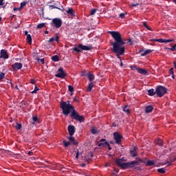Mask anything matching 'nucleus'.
<instances>
[{
  "mask_svg": "<svg viewBox=\"0 0 176 176\" xmlns=\"http://www.w3.org/2000/svg\"><path fill=\"white\" fill-rule=\"evenodd\" d=\"M111 36L114 38V43H112L113 52L116 54L118 59H121L120 56L124 55L125 52V43L119 32H109Z\"/></svg>",
  "mask_w": 176,
  "mask_h": 176,
  "instance_id": "obj_1",
  "label": "nucleus"
},
{
  "mask_svg": "<svg viewBox=\"0 0 176 176\" xmlns=\"http://www.w3.org/2000/svg\"><path fill=\"white\" fill-rule=\"evenodd\" d=\"M60 109L63 110V114L67 116L72 111V117L74 120L79 121V122H83L85 118L82 116H80L74 109V106L69 103V102H61L60 104Z\"/></svg>",
  "mask_w": 176,
  "mask_h": 176,
  "instance_id": "obj_2",
  "label": "nucleus"
},
{
  "mask_svg": "<svg viewBox=\"0 0 176 176\" xmlns=\"http://www.w3.org/2000/svg\"><path fill=\"white\" fill-rule=\"evenodd\" d=\"M124 158H116V163L123 169L132 168L135 164V162H124Z\"/></svg>",
  "mask_w": 176,
  "mask_h": 176,
  "instance_id": "obj_3",
  "label": "nucleus"
},
{
  "mask_svg": "<svg viewBox=\"0 0 176 176\" xmlns=\"http://www.w3.org/2000/svg\"><path fill=\"white\" fill-rule=\"evenodd\" d=\"M91 50H92V47L91 45H82V44H78L77 47L72 48V51H75L76 52H82V51H90Z\"/></svg>",
  "mask_w": 176,
  "mask_h": 176,
  "instance_id": "obj_4",
  "label": "nucleus"
},
{
  "mask_svg": "<svg viewBox=\"0 0 176 176\" xmlns=\"http://www.w3.org/2000/svg\"><path fill=\"white\" fill-rule=\"evenodd\" d=\"M167 89L164 87H162L160 85L159 87H157L156 88V94L157 96H159V98H162L166 94Z\"/></svg>",
  "mask_w": 176,
  "mask_h": 176,
  "instance_id": "obj_5",
  "label": "nucleus"
},
{
  "mask_svg": "<svg viewBox=\"0 0 176 176\" xmlns=\"http://www.w3.org/2000/svg\"><path fill=\"white\" fill-rule=\"evenodd\" d=\"M52 26H54L56 29H60L63 25V21L58 18H54L51 22Z\"/></svg>",
  "mask_w": 176,
  "mask_h": 176,
  "instance_id": "obj_6",
  "label": "nucleus"
},
{
  "mask_svg": "<svg viewBox=\"0 0 176 176\" xmlns=\"http://www.w3.org/2000/svg\"><path fill=\"white\" fill-rule=\"evenodd\" d=\"M65 76H67V74H65V72H64L63 69L62 67L58 69V73L56 74V77H58V78H64Z\"/></svg>",
  "mask_w": 176,
  "mask_h": 176,
  "instance_id": "obj_7",
  "label": "nucleus"
},
{
  "mask_svg": "<svg viewBox=\"0 0 176 176\" xmlns=\"http://www.w3.org/2000/svg\"><path fill=\"white\" fill-rule=\"evenodd\" d=\"M113 138L118 144H120L122 136L118 132H114Z\"/></svg>",
  "mask_w": 176,
  "mask_h": 176,
  "instance_id": "obj_8",
  "label": "nucleus"
},
{
  "mask_svg": "<svg viewBox=\"0 0 176 176\" xmlns=\"http://www.w3.org/2000/svg\"><path fill=\"white\" fill-rule=\"evenodd\" d=\"M75 126L74 125H69L68 126V132L70 137L73 136L75 133Z\"/></svg>",
  "mask_w": 176,
  "mask_h": 176,
  "instance_id": "obj_9",
  "label": "nucleus"
},
{
  "mask_svg": "<svg viewBox=\"0 0 176 176\" xmlns=\"http://www.w3.org/2000/svg\"><path fill=\"white\" fill-rule=\"evenodd\" d=\"M22 67H23L22 63H16L12 65V68L13 69V70H21Z\"/></svg>",
  "mask_w": 176,
  "mask_h": 176,
  "instance_id": "obj_10",
  "label": "nucleus"
},
{
  "mask_svg": "<svg viewBox=\"0 0 176 176\" xmlns=\"http://www.w3.org/2000/svg\"><path fill=\"white\" fill-rule=\"evenodd\" d=\"M101 143H99L98 146L101 147L102 146H107L109 147V150H111V147H110L109 144L106 142L105 139H101Z\"/></svg>",
  "mask_w": 176,
  "mask_h": 176,
  "instance_id": "obj_11",
  "label": "nucleus"
},
{
  "mask_svg": "<svg viewBox=\"0 0 176 176\" xmlns=\"http://www.w3.org/2000/svg\"><path fill=\"white\" fill-rule=\"evenodd\" d=\"M0 57L3 58V59H8L9 55L6 50H1Z\"/></svg>",
  "mask_w": 176,
  "mask_h": 176,
  "instance_id": "obj_12",
  "label": "nucleus"
},
{
  "mask_svg": "<svg viewBox=\"0 0 176 176\" xmlns=\"http://www.w3.org/2000/svg\"><path fill=\"white\" fill-rule=\"evenodd\" d=\"M150 41H157L158 43H171L172 41H174V40H164L163 38H159L158 40L155 38L153 40H150Z\"/></svg>",
  "mask_w": 176,
  "mask_h": 176,
  "instance_id": "obj_13",
  "label": "nucleus"
},
{
  "mask_svg": "<svg viewBox=\"0 0 176 176\" xmlns=\"http://www.w3.org/2000/svg\"><path fill=\"white\" fill-rule=\"evenodd\" d=\"M138 72L140 73V74H143L144 76H146L148 73L147 70H146V69H137Z\"/></svg>",
  "mask_w": 176,
  "mask_h": 176,
  "instance_id": "obj_14",
  "label": "nucleus"
},
{
  "mask_svg": "<svg viewBox=\"0 0 176 176\" xmlns=\"http://www.w3.org/2000/svg\"><path fill=\"white\" fill-rule=\"evenodd\" d=\"M153 110V106H146L145 109L146 113H152Z\"/></svg>",
  "mask_w": 176,
  "mask_h": 176,
  "instance_id": "obj_15",
  "label": "nucleus"
},
{
  "mask_svg": "<svg viewBox=\"0 0 176 176\" xmlns=\"http://www.w3.org/2000/svg\"><path fill=\"white\" fill-rule=\"evenodd\" d=\"M69 140L70 142V144L72 143L73 144H78V142L75 140L74 135L69 138Z\"/></svg>",
  "mask_w": 176,
  "mask_h": 176,
  "instance_id": "obj_16",
  "label": "nucleus"
},
{
  "mask_svg": "<svg viewBox=\"0 0 176 176\" xmlns=\"http://www.w3.org/2000/svg\"><path fill=\"white\" fill-rule=\"evenodd\" d=\"M148 95H150V96H153L154 95H155V94H157L156 90L155 91V89H148Z\"/></svg>",
  "mask_w": 176,
  "mask_h": 176,
  "instance_id": "obj_17",
  "label": "nucleus"
},
{
  "mask_svg": "<svg viewBox=\"0 0 176 176\" xmlns=\"http://www.w3.org/2000/svg\"><path fill=\"white\" fill-rule=\"evenodd\" d=\"M66 12L72 16H75L73 8H69Z\"/></svg>",
  "mask_w": 176,
  "mask_h": 176,
  "instance_id": "obj_18",
  "label": "nucleus"
},
{
  "mask_svg": "<svg viewBox=\"0 0 176 176\" xmlns=\"http://www.w3.org/2000/svg\"><path fill=\"white\" fill-rule=\"evenodd\" d=\"M151 52H152L151 50H146V51H144V52H142L141 56H146V55L151 54Z\"/></svg>",
  "mask_w": 176,
  "mask_h": 176,
  "instance_id": "obj_19",
  "label": "nucleus"
},
{
  "mask_svg": "<svg viewBox=\"0 0 176 176\" xmlns=\"http://www.w3.org/2000/svg\"><path fill=\"white\" fill-rule=\"evenodd\" d=\"M155 144H158V146H163V140L162 139H157Z\"/></svg>",
  "mask_w": 176,
  "mask_h": 176,
  "instance_id": "obj_20",
  "label": "nucleus"
},
{
  "mask_svg": "<svg viewBox=\"0 0 176 176\" xmlns=\"http://www.w3.org/2000/svg\"><path fill=\"white\" fill-rule=\"evenodd\" d=\"M27 41H28V44H32V37L31 34H28Z\"/></svg>",
  "mask_w": 176,
  "mask_h": 176,
  "instance_id": "obj_21",
  "label": "nucleus"
},
{
  "mask_svg": "<svg viewBox=\"0 0 176 176\" xmlns=\"http://www.w3.org/2000/svg\"><path fill=\"white\" fill-rule=\"evenodd\" d=\"M52 60L54 62H58V60H60V58H58L57 55H54V56L52 57Z\"/></svg>",
  "mask_w": 176,
  "mask_h": 176,
  "instance_id": "obj_22",
  "label": "nucleus"
},
{
  "mask_svg": "<svg viewBox=\"0 0 176 176\" xmlns=\"http://www.w3.org/2000/svg\"><path fill=\"white\" fill-rule=\"evenodd\" d=\"M88 78H89V81H94V80L95 78L94 74H91V73L89 74Z\"/></svg>",
  "mask_w": 176,
  "mask_h": 176,
  "instance_id": "obj_23",
  "label": "nucleus"
},
{
  "mask_svg": "<svg viewBox=\"0 0 176 176\" xmlns=\"http://www.w3.org/2000/svg\"><path fill=\"white\" fill-rule=\"evenodd\" d=\"M91 133H98V129H96V128H95L94 126H92L91 129Z\"/></svg>",
  "mask_w": 176,
  "mask_h": 176,
  "instance_id": "obj_24",
  "label": "nucleus"
},
{
  "mask_svg": "<svg viewBox=\"0 0 176 176\" xmlns=\"http://www.w3.org/2000/svg\"><path fill=\"white\" fill-rule=\"evenodd\" d=\"M94 85L93 84V82H90V84H89L88 85V88H87V91H91L92 88H94Z\"/></svg>",
  "mask_w": 176,
  "mask_h": 176,
  "instance_id": "obj_25",
  "label": "nucleus"
},
{
  "mask_svg": "<svg viewBox=\"0 0 176 176\" xmlns=\"http://www.w3.org/2000/svg\"><path fill=\"white\" fill-rule=\"evenodd\" d=\"M166 50H170V51H172V52L176 51V44L173 45L171 48H166Z\"/></svg>",
  "mask_w": 176,
  "mask_h": 176,
  "instance_id": "obj_26",
  "label": "nucleus"
},
{
  "mask_svg": "<svg viewBox=\"0 0 176 176\" xmlns=\"http://www.w3.org/2000/svg\"><path fill=\"white\" fill-rule=\"evenodd\" d=\"M45 23H39V25H37V29H42L43 28H45Z\"/></svg>",
  "mask_w": 176,
  "mask_h": 176,
  "instance_id": "obj_27",
  "label": "nucleus"
},
{
  "mask_svg": "<svg viewBox=\"0 0 176 176\" xmlns=\"http://www.w3.org/2000/svg\"><path fill=\"white\" fill-rule=\"evenodd\" d=\"M63 143L65 147H68L71 144L70 140L69 142H66L65 140H63Z\"/></svg>",
  "mask_w": 176,
  "mask_h": 176,
  "instance_id": "obj_28",
  "label": "nucleus"
},
{
  "mask_svg": "<svg viewBox=\"0 0 176 176\" xmlns=\"http://www.w3.org/2000/svg\"><path fill=\"white\" fill-rule=\"evenodd\" d=\"M131 154H132L133 157H135L137 155L135 148H133V150H131Z\"/></svg>",
  "mask_w": 176,
  "mask_h": 176,
  "instance_id": "obj_29",
  "label": "nucleus"
},
{
  "mask_svg": "<svg viewBox=\"0 0 176 176\" xmlns=\"http://www.w3.org/2000/svg\"><path fill=\"white\" fill-rule=\"evenodd\" d=\"M157 170H158V172H160V173H165V172H166L164 168H160Z\"/></svg>",
  "mask_w": 176,
  "mask_h": 176,
  "instance_id": "obj_30",
  "label": "nucleus"
},
{
  "mask_svg": "<svg viewBox=\"0 0 176 176\" xmlns=\"http://www.w3.org/2000/svg\"><path fill=\"white\" fill-rule=\"evenodd\" d=\"M75 152L76 153V158L78 159L81 154L79 153L78 150H76Z\"/></svg>",
  "mask_w": 176,
  "mask_h": 176,
  "instance_id": "obj_31",
  "label": "nucleus"
},
{
  "mask_svg": "<svg viewBox=\"0 0 176 176\" xmlns=\"http://www.w3.org/2000/svg\"><path fill=\"white\" fill-rule=\"evenodd\" d=\"M5 78V74L4 73H0V81Z\"/></svg>",
  "mask_w": 176,
  "mask_h": 176,
  "instance_id": "obj_32",
  "label": "nucleus"
},
{
  "mask_svg": "<svg viewBox=\"0 0 176 176\" xmlns=\"http://www.w3.org/2000/svg\"><path fill=\"white\" fill-rule=\"evenodd\" d=\"M68 89L70 92H74V88L72 85H69Z\"/></svg>",
  "mask_w": 176,
  "mask_h": 176,
  "instance_id": "obj_33",
  "label": "nucleus"
},
{
  "mask_svg": "<svg viewBox=\"0 0 176 176\" xmlns=\"http://www.w3.org/2000/svg\"><path fill=\"white\" fill-rule=\"evenodd\" d=\"M22 125L21 124H16V129H21Z\"/></svg>",
  "mask_w": 176,
  "mask_h": 176,
  "instance_id": "obj_34",
  "label": "nucleus"
},
{
  "mask_svg": "<svg viewBox=\"0 0 176 176\" xmlns=\"http://www.w3.org/2000/svg\"><path fill=\"white\" fill-rule=\"evenodd\" d=\"M38 91V88H37V87H35L34 91H32V94H36Z\"/></svg>",
  "mask_w": 176,
  "mask_h": 176,
  "instance_id": "obj_35",
  "label": "nucleus"
},
{
  "mask_svg": "<svg viewBox=\"0 0 176 176\" xmlns=\"http://www.w3.org/2000/svg\"><path fill=\"white\" fill-rule=\"evenodd\" d=\"M123 111H125L126 113H130L129 109H127V107H124L123 109Z\"/></svg>",
  "mask_w": 176,
  "mask_h": 176,
  "instance_id": "obj_36",
  "label": "nucleus"
},
{
  "mask_svg": "<svg viewBox=\"0 0 176 176\" xmlns=\"http://www.w3.org/2000/svg\"><path fill=\"white\" fill-rule=\"evenodd\" d=\"M153 161H147V165H154Z\"/></svg>",
  "mask_w": 176,
  "mask_h": 176,
  "instance_id": "obj_37",
  "label": "nucleus"
},
{
  "mask_svg": "<svg viewBox=\"0 0 176 176\" xmlns=\"http://www.w3.org/2000/svg\"><path fill=\"white\" fill-rule=\"evenodd\" d=\"M97 10H91L90 12L91 15H94Z\"/></svg>",
  "mask_w": 176,
  "mask_h": 176,
  "instance_id": "obj_38",
  "label": "nucleus"
},
{
  "mask_svg": "<svg viewBox=\"0 0 176 176\" xmlns=\"http://www.w3.org/2000/svg\"><path fill=\"white\" fill-rule=\"evenodd\" d=\"M144 27L148 29V30H152V29H151V28H149V26H148V25H146V23H144Z\"/></svg>",
  "mask_w": 176,
  "mask_h": 176,
  "instance_id": "obj_39",
  "label": "nucleus"
},
{
  "mask_svg": "<svg viewBox=\"0 0 176 176\" xmlns=\"http://www.w3.org/2000/svg\"><path fill=\"white\" fill-rule=\"evenodd\" d=\"M169 74L173 76V67H171V69H169Z\"/></svg>",
  "mask_w": 176,
  "mask_h": 176,
  "instance_id": "obj_40",
  "label": "nucleus"
},
{
  "mask_svg": "<svg viewBox=\"0 0 176 176\" xmlns=\"http://www.w3.org/2000/svg\"><path fill=\"white\" fill-rule=\"evenodd\" d=\"M32 120L34 122H36V121H38V117H33Z\"/></svg>",
  "mask_w": 176,
  "mask_h": 176,
  "instance_id": "obj_41",
  "label": "nucleus"
},
{
  "mask_svg": "<svg viewBox=\"0 0 176 176\" xmlns=\"http://www.w3.org/2000/svg\"><path fill=\"white\" fill-rule=\"evenodd\" d=\"M55 38L54 37H52V38H50L49 40V43H53V41H54Z\"/></svg>",
  "mask_w": 176,
  "mask_h": 176,
  "instance_id": "obj_42",
  "label": "nucleus"
},
{
  "mask_svg": "<svg viewBox=\"0 0 176 176\" xmlns=\"http://www.w3.org/2000/svg\"><path fill=\"white\" fill-rule=\"evenodd\" d=\"M4 0H0V6H2V5H4Z\"/></svg>",
  "mask_w": 176,
  "mask_h": 176,
  "instance_id": "obj_43",
  "label": "nucleus"
},
{
  "mask_svg": "<svg viewBox=\"0 0 176 176\" xmlns=\"http://www.w3.org/2000/svg\"><path fill=\"white\" fill-rule=\"evenodd\" d=\"M131 69H132V70H137L138 71V67H136V66H132L131 67Z\"/></svg>",
  "mask_w": 176,
  "mask_h": 176,
  "instance_id": "obj_44",
  "label": "nucleus"
},
{
  "mask_svg": "<svg viewBox=\"0 0 176 176\" xmlns=\"http://www.w3.org/2000/svg\"><path fill=\"white\" fill-rule=\"evenodd\" d=\"M55 40L57 43H58L59 40H60V37H58V36H56V37L55 38Z\"/></svg>",
  "mask_w": 176,
  "mask_h": 176,
  "instance_id": "obj_45",
  "label": "nucleus"
},
{
  "mask_svg": "<svg viewBox=\"0 0 176 176\" xmlns=\"http://www.w3.org/2000/svg\"><path fill=\"white\" fill-rule=\"evenodd\" d=\"M34 154V151H28V155H33Z\"/></svg>",
  "mask_w": 176,
  "mask_h": 176,
  "instance_id": "obj_46",
  "label": "nucleus"
},
{
  "mask_svg": "<svg viewBox=\"0 0 176 176\" xmlns=\"http://www.w3.org/2000/svg\"><path fill=\"white\" fill-rule=\"evenodd\" d=\"M120 18H124L125 15H124V14H120Z\"/></svg>",
  "mask_w": 176,
  "mask_h": 176,
  "instance_id": "obj_47",
  "label": "nucleus"
},
{
  "mask_svg": "<svg viewBox=\"0 0 176 176\" xmlns=\"http://www.w3.org/2000/svg\"><path fill=\"white\" fill-rule=\"evenodd\" d=\"M128 43H129V44H131V45L133 44V43L131 42V38H129V39L128 40Z\"/></svg>",
  "mask_w": 176,
  "mask_h": 176,
  "instance_id": "obj_48",
  "label": "nucleus"
},
{
  "mask_svg": "<svg viewBox=\"0 0 176 176\" xmlns=\"http://www.w3.org/2000/svg\"><path fill=\"white\" fill-rule=\"evenodd\" d=\"M41 63H43V65H44V63H45V59H41Z\"/></svg>",
  "mask_w": 176,
  "mask_h": 176,
  "instance_id": "obj_49",
  "label": "nucleus"
},
{
  "mask_svg": "<svg viewBox=\"0 0 176 176\" xmlns=\"http://www.w3.org/2000/svg\"><path fill=\"white\" fill-rule=\"evenodd\" d=\"M26 5V3H21V6H25Z\"/></svg>",
  "mask_w": 176,
  "mask_h": 176,
  "instance_id": "obj_50",
  "label": "nucleus"
},
{
  "mask_svg": "<svg viewBox=\"0 0 176 176\" xmlns=\"http://www.w3.org/2000/svg\"><path fill=\"white\" fill-rule=\"evenodd\" d=\"M172 78L175 79L174 71H173V74H172Z\"/></svg>",
  "mask_w": 176,
  "mask_h": 176,
  "instance_id": "obj_51",
  "label": "nucleus"
},
{
  "mask_svg": "<svg viewBox=\"0 0 176 176\" xmlns=\"http://www.w3.org/2000/svg\"><path fill=\"white\" fill-rule=\"evenodd\" d=\"M138 4H131V6H138Z\"/></svg>",
  "mask_w": 176,
  "mask_h": 176,
  "instance_id": "obj_52",
  "label": "nucleus"
},
{
  "mask_svg": "<svg viewBox=\"0 0 176 176\" xmlns=\"http://www.w3.org/2000/svg\"><path fill=\"white\" fill-rule=\"evenodd\" d=\"M25 36H28V32H25Z\"/></svg>",
  "mask_w": 176,
  "mask_h": 176,
  "instance_id": "obj_53",
  "label": "nucleus"
},
{
  "mask_svg": "<svg viewBox=\"0 0 176 176\" xmlns=\"http://www.w3.org/2000/svg\"><path fill=\"white\" fill-rule=\"evenodd\" d=\"M120 62H121L120 65H121V67H122V66H123V63H122V60H120Z\"/></svg>",
  "mask_w": 176,
  "mask_h": 176,
  "instance_id": "obj_54",
  "label": "nucleus"
},
{
  "mask_svg": "<svg viewBox=\"0 0 176 176\" xmlns=\"http://www.w3.org/2000/svg\"><path fill=\"white\" fill-rule=\"evenodd\" d=\"M174 66H175V67L176 69V62H174Z\"/></svg>",
  "mask_w": 176,
  "mask_h": 176,
  "instance_id": "obj_55",
  "label": "nucleus"
},
{
  "mask_svg": "<svg viewBox=\"0 0 176 176\" xmlns=\"http://www.w3.org/2000/svg\"><path fill=\"white\" fill-rule=\"evenodd\" d=\"M32 84H34V81L33 80V81H32Z\"/></svg>",
  "mask_w": 176,
  "mask_h": 176,
  "instance_id": "obj_56",
  "label": "nucleus"
},
{
  "mask_svg": "<svg viewBox=\"0 0 176 176\" xmlns=\"http://www.w3.org/2000/svg\"><path fill=\"white\" fill-rule=\"evenodd\" d=\"M90 158H92V155L91 154V155H90Z\"/></svg>",
  "mask_w": 176,
  "mask_h": 176,
  "instance_id": "obj_57",
  "label": "nucleus"
},
{
  "mask_svg": "<svg viewBox=\"0 0 176 176\" xmlns=\"http://www.w3.org/2000/svg\"><path fill=\"white\" fill-rule=\"evenodd\" d=\"M1 20H2V18H0V22L1 21Z\"/></svg>",
  "mask_w": 176,
  "mask_h": 176,
  "instance_id": "obj_58",
  "label": "nucleus"
},
{
  "mask_svg": "<svg viewBox=\"0 0 176 176\" xmlns=\"http://www.w3.org/2000/svg\"><path fill=\"white\" fill-rule=\"evenodd\" d=\"M175 3H176V0H174Z\"/></svg>",
  "mask_w": 176,
  "mask_h": 176,
  "instance_id": "obj_59",
  "label": "nucleus"
},
{
  "mask_svg": "<svg viewBox=\"0 0 176 176\" xmlns=\"http://www.w3.org/2000/svg\"><path fill=\"white\" fill-rule=\"evenodd\" d=\"M17 8H14V10H16Z\"/></svg>",
  "mask_w": 176,
  "mask_h": 176,
  "instance_id": "obj_60",
  "label": "nucleus"
},
{
  "mask_svg": "<svg viewBox=\"0 0 176 176\" xmlns=\"http://www.w3.org/2000/svg\"><path fill=\"white\" fill-rule=\"evenodd\" d=\"M16 88L17 89H19L18 87H16Z\"/></svg>",
  "mask_w": 176,
  "mask_h": 176,
  "instance_id": "obj_61",
  "label": "nucleus"
},
{
  "mask_svg": "<svg viewBox=\"0 0 176 176\" xmlns=\"http://www.w3.org/2000/svg\"><path fill=\"white\" fill-rule=\"evenodd\" d=\"M45 33H46V34H47V33H48V32H46Z\"/></svg>",
  "mask_w": 176,
  "mask_h": 176,
  "instance_id": "obj_62",
  "label": "nucleus"
}]
</instances>
